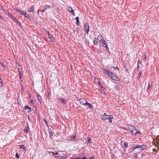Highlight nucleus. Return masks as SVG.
<instances>
[{
  "label": "nucleus",
  "instance_id": "2",
  "mask_svg": "<svg viewBox=\"0 0 159 159\" xmlns=\"http://www.w3.org/2000/svg\"><path fill=\"white\" fill-rule=\"evenodd\" d=\"M146 148V146L145 145H138L136 146L135 147H134L133 148V149L132 150V151H133L135 149L138 148V152H140L143 151L144 149H145Z\"/></svg>",
  "mask_w": 159,
  "mask_h": 159
},
{
  "label": "nucleus",
  "instance_id": "45",
  "mask_svg": "<svg viewBox=\"0 0 159 159\" xmlns=\"http://www.w3.org/2000/svg\"><path fill=\"white\" fill-rule=\"evenodd\" d=\"M51 40H52V41L53 42H54V41H55V39H54V38L53 37V38H52V39Z\"/></svg>",
  "mask_w": 159,
  "mask_h": 159
},
{
  "label": "nucleus",
  "instance_id": "49",
  "mask_svg": "<svg viewBox=\"0 0 159 159\" xmlns=\"http://www.w3.org/2000/svg\"><path fill=\"white\" fill-rule=\"evenodd\" d=\"M58 152H56L55 153V154L58 155Z\"/></svg>",
  "mask_w": 159,
  "mask_h": 159
},
{
  "label": "nucleus",
  "instance_id": "13",
  "mask_svg": "<svg viewBox=\"0 0 159 159\" xmlns=\"http://www.w3.org/2000/svg\"><path fill=\"white\" fill-rule=\"evenodd\" d=\"M101 43L102 44L103 46L105 48L107 49H108V50H109V48H108L107 45V44L105 43V41H104V42H102V43Z\"/></svg>",
  "mask_w": 159,
  "mask_h": 159
},
{
  "label": "nucleus",
  "instance_id": "40",
  "mask_svg": "<svg viewBox=\"0 0 159 159\" xmlns=\"http://www.w3.org/2000/svg\"><path fill=\"white\" fill-rule=\"evenodd\" d=\"M43 121H44V122H45V123L47 125H48V123H47V120H46V119H44L43 120Z\"/></svg>",
  "mask_w": 159,
  "mask_h": 159
},
{
  "label": "nucleus",
  "instance_id": "7",
  "mask_svg": "<svg viewBox=\"0 0 159 159\" xmlns=\"http://www.w3.org/2000/svg\"><path fill=\"white\" fill-rule=\"evenodd\" d=\"M97 39L100 41L101 43H102V42H104V41H105L103 36L101 35H99L98 36Z\"/></svg>",
  "mask_w": 159,
  "mask_h": 159
},
{
  "label": "nucleus",
  "instance_id": "25",
  "mask_svg": "<svg viewBox=\"0 0 159 159\" xmlns=\"http://www.w3.org/2000/svg\"><path fill=\"white\" fill-rule=\"evenodd\" d=\"M29 129V128L27 127H25L24 129L25 132H26V133L28 132V130Z\"/></svg>",
  "mask_w": 159,
  "mask_h": 159
},
{
  "label": "nucleus",
  "instance_id": "37",
  "mask_svg": "<svg viewBox=\"0 0 159 159\" xmlns=\"http://www.w3.org/2000/svg\"><path fill=\"white\" fill-rule=\"evenodd\" d=\"M138 64H139L141 66L142 65V61H140L139 60L138 61Z\"/></svg>",
  "mask_w": 159,
  "mask_h": 159
},
{
  "label": "nucleus",
  "instance_id": "44",
  "mask_svg": "<svg viewBox=\"0 0 159 159\" xmlns=\"http://www.w3.org/2000/svg\"><path fill=\"white\" fill-rule=\"evenodd\" d=\"M140 65L139 64H138V66H137V69H138L140 67Z\"/></svg>",
  "mask_w": 159,
  "mask_h": 159
},
{
  "label": "nucleus",
  "instance_id": "10",
  "mask_svg": "<svg viewBox=\"0 0 159 159\" xmlns=\"http://www.w3.org/2000/svg\"><path fill=\"white\" fill-rule=\"evenodd\" d=\"M134 127L132 125H129L128 127L125 128V129L128 130L129 131L131 132H132V130L133 129Z\"/></svg>",
  "mask_w": 159,
  "mask_h": 159
},
{
  "label": "nucleus",
  "instance_id": "52",
  "mask_svg": "<svg viewBox=\"0 0 159 159\" xmlns=\"http://www.w3.org/2000/svg\"><path fill=\"white\" fill-rule=\"evenodd\" d=\"M2 81V80L1 79H0V83Z\"/></svg>",
  "mask_w": 159,
  "mask_h": 159
},
{
  "label": "nucleus",
  "instance_id": "5",
  "mask_svg": "<svg viewBox=\"0 0 159 159\" xmlns=\"http://www.w3.org/2000/svg\"><path fill=\"white\" fill-rule=\"evenodd\" d=\"M79 101L80 103L83 105H87V102L86 100L84 98H80L79 99Z\"/></svg>",
  "mask_w": 159,
  "mask_h": 159
},
{
  "label": "nucleus",
  "instance_id": "29",
  "mask_svg": "<svg viewBox=\"0 0 159 159\" xmlns=\"http://www.w3.org/2000/svg\"><path fill=\"white\" fill-rule=\"evenodd\" d=\"M19 146L20 147V149H21V148H23L25 150V146H24V145H19Z\"/></svg>",
  "mask_w": 159,
  "mask_h": 159
},
{
  "label": "nucleus",
  "instance_id": "34",
  "mask_svg": "<svg viewBox=\"0 0 159 159\" xmlns=\"http://www.w3.org/2000/svg\"><path fill=\"white\" fill-rule=\"evenodd\" d=\"M73 140L74 141H75V139H76V135L75 134H74V136L73 135Z\"/></svg>",
  "mask_w": 159,
  "mask_h": 159
},
{
  "label": "nucleus",
  "instance_id": "8",
  "mask_svg": "<svg viewBox=\"0 0 159 159\" xmlns=\"http://www.w3.org/2000/svg\"><path fill=\"white\" fill-rule=\"evenodd\" d=\"M21 68L22 67L21 66H19L18 68V70L19 72L20 77L21 79L22 78V76H23V73L21 69Z\"/></svg>",
  "mask_w": 159,
  "mask_h": 159
},
{
  "label": "nucleus",
  "instance_id": "47",
  "mask_svg": "<svg viewBox=\"0 0 159 159\" xmlns=\"http://www.w3.org/2000/svg\"><path fill=\"white\" fill-rule=\"evenodd\" d=\"M141 71L139 72V78L140 77V75H141Z\"/></svg>",
  "mask_w": 159,
  "mask_h": 159
},
{
  "label": "nucleus",
  "instance_id": "48",
  "mask_svg": "<svg viewBox=\"0 0 159 159\" xmlns=\"http://www.w3.org/2000/svg\"><path fill=\"white\" fill-rule=\"evenodd\" d=\"M0 18H1V19H2V20L3 19V18L2 16H1L0 15Z\"/></svg>",
  "mask_w": 159,
  "mask_h": 159
},
{
  "label": "nucleus",
  "instance_id": "32",
  "mask_svg": "<svg viewBox=\"0 0 159 159\" xmlns=\"http://www.w3.org/2000/svg\"><path fill=\"white\" fill-rule=\"evenodd\" d=\"M45 9H44L43 10H40L39 9L38 10V14H39V11H40L42 12H43L45 11Z\"/></svg>",
  "mask_w": 159,
  "mask_h": 159
},
{
  "label": "nucleus",
  "instance_id": "26",
  "mask_svg": "<svg viewBox=\"0 0 159 159\" xmlns=\"http://www.w3.org/2000/svg\"><path fill=\"white\" fill-rule=\"evenodd\" d=\"M94 81L96 84L100 82L98 78H95L94 79Z\"/></svg>",
  "mask_w": 159,
  "mask_h": 159
},
{
  "label": "nucleus",
  "instance_id": "11",
  "mask_svg": "<svg viewBox=\"0 0 159 159\" xmlns=\"http://www.w3.org/2000/svg\"><path fill=\"white\" fill-rule=\"evenodd\" d=\"M34 6L33 5L31 7H30L28 9V11L29 12H33L34 11Z\"/></svg>",
  "mask_w": 159,
  "mask_h": 159
},
{
  "label": "nucleus",
  "instance_id": "35",
  "mask_svg": "<svg viewBox=\"0 0 159 159\" xmlns=\"http://www.w3.org/2000/svg\"><path fill=\"white\" fill-rule=\"evenodd\" d=\"M16 157L17 159H18L20 157V155H19L18 153V152L16 153Z\"/></svg>",
  "mask_w": 159,
  "mask_h": 159
},
{
  "label": "nucleus",
  "instance_id": "38",
  "mask_svg": "<svg viewBox=\"0 0 159 159\" xmlns=\"http://www.w3.org/2000/svg\"><path fill=\"white\" fill-rule=\"evenodd\" d=\"M24 15H25V17L26 18L29 17V15L28 14H26V13L25 14H24Z\"/></svg>",
  "mask_w": 159,
  "mask_h": 159
},
{
  "label": "nucleus",
  "instance_id": "27",
  "mask_svg": "<svg viewBox=\"0 0 159 159\" xmlns=\"http://www.w3.org/2000/svg\"><path fill=\"white\" fill-rule=\"evenodd\" d=\"M26 14V11H25L24 12V11H20V14L21 15H24V14Z\"/></svg>",
  "mask_w": 159,
  "mask_h": 159
},
{
  "label": "nucleus",
  "instance_id": "12",
  "mask_svg": "<svg viewBox=\"0 0 159 159\" xmlns=\"http://www.w3.org/2000/svg\"><path fill=\"white\" fill-rule=\"evenodd\" d=\"M133 134L135 135L137 133H139L138 130L136 129L134 127L133 129L132 130V132H131Z\"/></svg>",
  "mask_w": 159,
  "mask_h": 159
},
{
  "label": "nucleus",
  "instance_id": "21",
  "mask_svg": "<svg viewBox=\"0 0 159 159\" xmlns=\"http://www.w3.org/2000/svg\"><path fill=\"white\" fill-rule=\"evenodd\" d=\"M96 38H95L93 40V42L94 44L95 45H98V42L96 40Z\"/></svg>",
  "mask_w": 159,
  "mask_h": 159
},
{
  "label": "nucleus",
  "instance_id": "28",
  "mask_svg": "<svg viewBox=\"0 0 159 159\" xmlns=\"http://www.w3.org/2000/svg\"><path fill=\"white\" fill-rule=\"evenodd\" d=\"M67 157V156L64 155L61 157H58L60 159H63L66 158Z\"/></svg>",
  "mask_w": 159,
  "mask_h": 159
},
{
  "label": "nucleus",
  "instance_id": "24",
  "mask_svg": "<svg viewBox=\"0 0 159 159\" xmlns=\"http://www.w3.org/2000/svg\"><path fill=\"white\" fill-rule=\"evenodd\" d=\"M51 7V6L50 5H46L45 6V7L44 8V9H45V10H47V9H49Z\"/></svg>",
  "mask_w": 159,
  "mask_h": 159
},
{
  "label": "nucleus",
  "instance_id": "43",
  "mask_svg": "<svg viewBox=\"0 0 159 159\" xmlns=\"http://www.w3.org/2000/svg\"><path fill=\"white\" fill-rule=\"evenodd\" d=\"M88 143H90V141H91V138H88Z\"/></svg>",
  "mask_w": 159,
  "mask_h": 159
},
{
  "label": "nucleus",
  "instance_id": "9",
  "mask_svg": "<svg viewBox=\"0 0 159 159\" xmlns=\"http://www.w3.org/2000/svg\"><path fill=\"white\" fill-rule=\"evenodd\" d=\"M67 9L69 11H70L73 16L75 15V12L72 9L71 7H67Z\"/></svg>",
  "mask_w": 159,
  "mask_h": 159
},
{
  "label": "nucleus",
  "instance_id": "51",
  "mask_svg": "<svg viewBox=\"0 0 159 159\" xmlns=\"http://www.w3.org/2000/svg\"><path fill=\"white\" fill-rule=\"evenodd\" d=\"M157 143L158 144H159V139L158 140V141L157 142Z\"/></svg>",
  "mask_w": 159,
  "mask_h": 159
},
{
  "label": "nucleus",
  "instance_id": "20",
  "mask_svg": "<svg viewBox=\"0 0 159 159\" xmlns=\"http://www.w3.org/2000/svg\"><path fill=\"white\" fill-rule=\"evenodd\" d=\"M76 23L77 24V25H80V23H79V17L78 16V17H77L76 18Z\"/></svg>",
  "mask_w": 159,
  "mask_h": 159
},
{
  "label": "nucleus",
  "instance_id": "31",
  "mask_svg": "<svg viewBox=\"0 0 159 159\" xmlns=\"http://www.w3.org/2000/svg\"><path fill=\"white\" fill-rule=\"evenodd\" d=\"M15 10L16 11L19 12L20 14V11H22L20 9H19V8H16Z\"/></svg>",
  "mask_w": 159,
  "mask_h": 159
},
{
  "label": "nucleus",
  "instance_id": "17",
  "mask_svg": "<svg viewBox=\"0 0 159 159\" xmlns=\"http://www.w3.org/2000/svg\"><path fill=\"white\" fill-rule=\"evenodd\" d=\"M37 98L39 100V102H42V99H41V98H42V97H41L39 95V94H38V95H37Z\"/></svg>",
  "mask_w": 159,
  "mask_h": 159
},
{
  "label": "nucleus",
  "instance_id": "6",
  "mask_svg": "<svg viewBox=\"0 0 159 159\" xmlns=\"http://www.w3.org/2000/svg\"><path fill=\"white\" fill-rule=\"evenodd\" d=\"M111 78L113 80L119 82L118 83V84H120V79L116 75H114Z\"/></svg>",
  "mask_w": 159,
  "mask_h": 159
},
{
  "label": "nucleus",
  "instance_id": "1",
  "mask_svg": "<svg viewBox=\"0 0 159 159\" xmlns=\"http://www.w3.org/2000/svg\"><path fill=\"white\" fill-rule=\"evenodd\" d=\"M113 117V116L112 115H107V114L105 113L104 115H102L101 119L102 120H105L106 119L108 120V122L110 123H111L112 122V121L111 120Z\"/></svg>",
  "mask_w": 159,
  "mask_h": 159
},
{
  "label": "nucleus",
  "instance_id": "22",
  "mask_svg": "<svg viewBox=\"0 0 159 159\" xmlns=\"http://www.w3.org/2000/svg\"><path fill=\"white\" fill-rule=\"evenodd\" d=\"M54 133L53 132H49V135L50 137L52 138V137L53 136Z\"/></svg>",
  "mask_w": 159,
  "mask_h": 159
},
{
  "label": "nucleus",
  "instance_id": "15",
  "mask_svg": "<svg viewBox=\"0 0 159 159\" xmlns=\"http://www.w3.org/2000/svg\"><path fill=\"white\" fill-rule=\"evenodd\" d=\"M6 14H7L9 17H11L12 18L13 17L11 14H10L8 11H7L5 12Z\"/></svg>",
  "mask_w": 159,
  "mask_h": 159
},
{
  "label": "nucleus",
  "instance_id": "42",
  "mask_svg": "<svg viewBox=\"0 0 159 159\" xmlns=\"http://www.w3.org/2000/svg\"><path fill=\"white\" fill-rule=\"evenodd\" d=\"M98 84H99L101 88H102V83H100V82L98 83Z\"/></svg>",
  "mask_w": 159,
  "mask_h": 159
},
{
  "label": "nucleus",
  "instance_id": "50",
  "mask_svg": "<svg viewBox=\"0 0 159 159\" xmlns=\"http://www.w3.org/2000/svg\"><path fill=\"white\" fill-rule=\"evenodd\" d=\"M89 159H93V157H91Z\"/></svg>",
  "mask_w": 159,
  "mask_h": 159
},
{
  "label": "nucleus",
  "instance_id": "14",
  "mask_svg": "<svg viewBox=\"0 0 159 159\" xmlns=\"http://www.w3.org/2000/svg\"><path fill=\"white\" fill-rule=\"evenodd\" d=\"M12 19L17 24L20 25V23L18 21V20L14 16H13Z\"/></svg>",
  "mask_w": 159,
  "mask_h": 159
},
{
  "label": "nucleus",
  "instance_id": "23",
  "mask_svg": "<svg viewBox=\"0 0 159 159\" xmlns=\"http://www.w3.org/2000/svg\"><path fill=\"white\" fill-rule=\"evenodd\" d=\"M86 105L88 106L90 108H93V106L90 103H88L87 102V103Z\"/></svg>",
  "mask_w": 159,
  "mask_h": 159
},
{
  "label": "nucleus",
  "instance_id": "16",
  "mask_svg": "<svg viewBox=\"0 0 159 159\" xmlns=\"http://www.w3.org/2000/svg\"><path fill=\"white\" fill-rule=\"evenodd\" d=\"M27 109H29V111H30V112L31 111V107H28L27 106H25V107H24V110H26Z\"/></svg>",
  "mask_w": 159,
  "mask_h": 159
},
{
  "label": "nucleus",
  "instance_id": "18",
  "mask_svg": "<svg viewBox=\"0 0 159 159\" xmlns=\"http://www.w3.org/2000/svg\"><path fill=\"white\" fill-rule=\"evenodd\" d=\"M152 85V83H150V82H149L148 84V88L147 90H149L150 89V88H151V87Z\"/></svg>",
  "mask_w": 159,
  "mask_h": 159
},
{
  "label": "nucleus",
  "instance_id": "3",
  "mask_svg": "<svg viewBox=\"0 0 159 159\" xmlns=\"http://www.w3.org/2000/svg\"><path fill=\"white\" fill-rule=\"evenodd\" d=\"M103 72L104 74L106 75H107L111 78L114 75V74H113V73L112 72L109 71L108 70L103 69Z\"/></svg>",
  "mask_w": 159,
  "mask_h": 159
},
{
  "label": "nucleus",
  "instance_id": "36",
  "mask_svg": "<svg viewBox=\"0 0 159 159\" xmlns=\"http://www.w3.org/2000/svg\"><path fill=\"white\" fill-rule=\"evenodd\" d=\"M48 153L50 154H52L53 155H55V153L53 152H52V151H49L48 152Z\"/></svg>",
  "mask_w": 159,
  "mask_h": 159
},
{
  "label": "nucleus",
  "instance_id": "30",
  "mask_svg": "<svg viewBox=\"0 0 159 159\" xmlns=\"http://www.w3.org/2000/svg\"><path fill=\"white\" fill-rule=\"evenodd\" d=\"M124 146L126 148H127L128 147V143L127 142H125L124 143Z\"/></svg>",
  "mask_w": 159,
  "mask_h": 159
},
{
  "label": "nucleus",
  "instance_id": "33",
  "mask_svg": "<svg viewBox=\"0 0 159 159\" xmlns=\"http://www.w3.org/2000/svg\"><path fill=\"white\" fill-rule=\"evenodd\" d=\"M48 35L49 36V38L50 39H52L53 37L52 36V35L51 34H50L49 33H48Z\"/></svg>",
  "mask_w": 159,
  "mask_h": 159
},
{
  "label": "nucleus",
  "instance_id": "39",
  "mask_svg": "<svg viewBox=\"0 0 159 159\" xmlns=\"http://www.w3.org/2000/svg\"><path fill=\"white\" fill-rule=\"evenodd\" d=\"M146 55L145 54L144 55V56L143 57V60L144 61H145L146 60Z\"/></svg>",
  "mask_w": 159,
  "mask_h": 159
},
{
  "label": "nucleus",
  "instance_id": "46",
  "mask_svg": "<svg viewBox=\"0 0 159 159\" xmlns=\"http://www.w3.org/2000/svg\"><path fill=\"white\" fill-rule=\"evenodd\" d=\"M114 68L116 70H119V68L117 67H116V68L114 67Z\"/></svg>",
  "mask_w": 159,
  "mask_h": 159
},
{
  "label": "nucleus",
  "instance_id": "19",
  "mask_svg": "<svg viewBox=\"0 0 159 159\" xmlns=\"http://www.w3.org/2000/svg\"><path fill=\"white\" fill-rule=\"evenodd\" d=\"M61 101L62 102V103L65 104H66L67 103V101L65 100L63 98H61Z\"/></svg>",
  "mask_w": 159,
  "mask_h": 159
},
{
  "label": "nucleus",
  "instance_id": "41",
  "mask_svg": "<svg viewBox=\"0 0 159 159\" xmlns=\"http://www.w3.org/2000/svg\"><path fill=\"white\" fill-rule=\"evenodd\" d=\"M135 154H136V155H135L134 158L135 159L138 158V156H137V153H136Z\"/></svg>",
  "mask_w": 159,
  "mask_h": 159
},
{
  "label": "nucleus",
  "instance_id": "4",
  "mask_svg": "<svg viewBox=\"0 0 159 159\" xmlns=\"http://www.w3.org/2000/svg\"><path fill=\"white\" fill-rule=\"evenodd\" d=\"M84 29L85 32L87 33L88 34L89 31V26L87 23H85L84 24Z\"/></svg>",
  "mask_w": 159,
  "mask_h": 159
}]
</instances>
